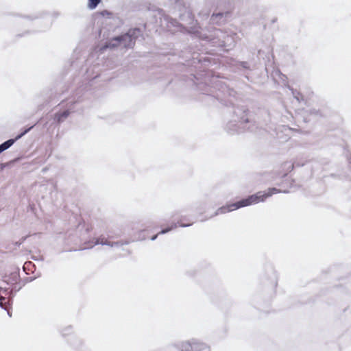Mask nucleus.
I'll list each match as a JSON object with an SVG mask.
<instances>
[{
	"mask_svg": "<svg viewBox=\"0 0 351 351\" xmlns=\"http://www.w3.org/2000/svg\"><path fill=\"white\" fill-rule=\"evenodd\" d=\"M280 192V191L276 188H269L267 191H258L255 194L251 195L247 197L242 199L234 203H230L221 206L216 210L215 215H223L243 207L263 202L272 195Z\"/></svg>",
	"mask_w": 351,
	"mask_h": 351,
	"instance_id": "nucleus-1",
	"label": "nucleus"
},
{
	"mask_svg": "<svg viewBox=\"0 0 351 351\" xmlns=\"http://www.w3.org/2000/svg\"><path fill=\"white\" fill-rule=\"evenodd\" d=\"M206 346L195 340L186 341L181 344V351H204L206 350Z\"/></svg>",
	"mask_w": 351,
	"mask_h": 351,
	"instance_id": "nucleus-2",
	"label": "nucleus"
},
{
	"mask_svg": "<svg viewBox=\"0 0 351 351\" xmlns=\"http://www.w3.org/2000/svg\"><path fill=\"white\" fill-rule=\"evenodd\" d=\"M101 244V245H110V243L107 241L105 237H100L96 239L94 241L92 242V244L89 246V247H92L94 245Z\"/></svg>",
	"mask_w": 351,
	"mask_h": 351,
	"instance_id": "nucleus-3",
	"label": "nucleus"
},
{
	"mask_svg": "<svg viewBox=\"0 0 351 351\" xmlns=\"http://www.w3.org/2000/svg\"><path fill=\"white\" fill-rule=\"evenodd\" d=\"M69 110H64L62 113H57L55 114V119L56 121L60 123L64 119L66 118L69 115Z\"/></svg>",
	"mask_w": 351,
	"mask_h": 351,
	"instance_id": "nucleus-4",
	"label": "nucleus"
},
{
	"mask_svg": "<svg viewBox=\"0 0 351 351\" xmlns=\"http://www.w3.org/2000/svg\"><path fill=\"white\" fill-rule=\"evenodd\" d=\"M14 143V140L10 139L1 145H0V154L3 152L4 150L8 149L10 146L12 145V144Z\"/></svg>",
	"mask_w": 351,
	"mask_h": 351,
	"instance_id": "nucleus-5",
	"label": "nucleus"
},
{
	"mask_svg": "<svg viewBox=\"0 0 351 351\" xmlns=\"http://www.w3.org/2000/svg\"><path fill=\"white\" fill-rule=\"evenodd\" d=\"M101 1V0H88V7L90 10L95 9L99 3Z\"/></svg>",
	"mask_w": 351,
	"mask_h": 351,
	"instance_id": "nucleus-6",
	"label": "nucleus"
},
{
	"mask_svg": "<svg viewBox=\"0 0 351 351\" xmlns=\"http://www.w3.org/2000/svg\"><path fill=\"white\" fill-rule=\"evenodd\" d=\"M127 40H130V41L132 40L131 37L130 36H128V34L123 35V36L116 37L115 38H114V40H116V41Z\"/></svg>",
	"mask_w": 351,
	"mask_h": 351,
	"instance_id": "nucleus-7",
	"label": "nucleus"
},
{
	"mask_svg": "<svg viewBox=\"0 0 351 351\" xmlns=\"http://www.w3.org/2000/svg\"><path fill=\"white\" fill-rule=\"evenodd\" d=\"M177 228V224H176V223H173V224H172V225H171V227H169V228L162 230L159 232V234H165V233H166V232H169V231H170V230H173V229H174V228Z\"/></svg>",
	"mask_w": 351,
	"mask_h": 351,
	"instance_id": "nucleus-8",
	"label": "nucleus"
},
{
	"mask_svg": "<svg viewBox=\"0 0 351 351\" xmlns=\"http://www.w3.org/2000/svg\"><path fill=\"white\" fill-rule=\"evenodd\" d=\"M115 46H116L115 45H114V44L111 45L110 43L108 45H105L103 48H101V50L105 49L108 48V47H114Z\"/></svg>",
	"mask_w": 351,
	"mask_h": 351,
	"instance_id": "nucleus-9",
	"label": "nucleus"
},
{
	"mask_svg": "<svg viewBox=\"0 0 351 351\" xmlns=\"http://www.w3.org/2000/svg\"><path fill=\"white\" fill-rule=\"evenodd\" d=\"M179 223H180V226H182V227L189 226H191L192 224L191 223H182V222H179Z\"/></svg>",
	"mask_w": 351,
	"mask_h": 351,
	"instance_id": "nucleus-10",
	"label": "nucleus"
},
{
	"mask_svg": "<svg viewBox=\"0 0 351 351\" xmlns=\"http://www.w3.org/2000/svg\"><path fill=\"white\" fill-rule=\"evenodd\" d=\"M32 265V263L31 262H29V263H25V265H24V269L26 268V267L29 266V265Z\"/></svg>",
	"mask_w": 351,
	"mask_h": 351,
	"instance_id": "nucleus-11",
	"label": "nucleus"
},
{
	"mask_svg": "<svg viewBox=\"0 0 351 351\" xmlns=\"http://www.w3.org/2000/svg\"><path fill=\"white\" fill-rule=\"evenodd\" d=\"M156 238V235L152 238V240H154Z\"/></svg>",
	"mask_w": 351,
	"mask_h": 351,
	"instance_id": "nucleus-12",
	"label": "nucleus"
}]
</instances>
